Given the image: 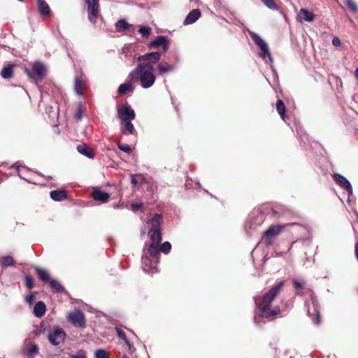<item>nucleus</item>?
<instances>
[{
	"instance_id": "1",
	"label": "nucleus",
	"mask_w": 358,
	"mask_h": 358,
	"mask_svg": "<svg viewBox=\"0 0 358 358\" xmlns=\"http://www.w3.org/2000/svg\"><path fill=\"white\" fill-rule=\"evenodd\" d=\"M285 285L284 281H280L273 286L266 293L262 296H256L254 301L256 307L259 310V317L262 318H270L280 313V308L275 306L271 308V303L282 292Z\"/></svg>"
},
{
	"instance_id": "2",
	"label": "nucleus",
	"mask_w": 358,
	"mask_h": 358,
	"mask_svg": "<svg viewBox=\"0 0 358 358\" xmlns=\"http://www.w3.org/2000/svg\"><path fill=\"white\" fill-rule=\"evenodd\" d=\"M129 78L133 82H139L143 88L151 87L156 80L154 70L143 66V63L138 64L129 74Z\"/></svg>"
},
{
	"instance_id": "3",
	"label": "nucleus",
	"mask_w": 358,
	"mask_h": 358,
	"mask_svg": "<svg viewBox=\"0 0 358 358\" xmlns=\"http://www.w3.org/2000/svg\"><path fill=\"white\" fill-rule=\"evenodd\" d=\"M288 224H273L271 225L267 230H266L264 233V236L262 238L264 243L266 246H270L273 245L274 238L278 236L282 231L285 227Z\"/></svg>"
},
{
	"instance_id": "4",
	"label": "nucleus",
	"mask_w": 358,
	"mask_h": 358,
	"mask_svg": "<svg viewBox=\"0 0 358 358\" xmlns=\"http://www.w3.org/2000/svg\"><path fill=\"white\" fill-rule=\"evenodd\" d=\"M162 52H152L143 55H140L137 60L139 62H144L143 66L147 67L154 70V64L158 63L162 57Z\"/></svg>"
},
{
	"instance_id": "5",
	"label": "nucleus",
	"mask_w": 358,
	"mask_h": 358,
	"mask_svg": "<svg viewBox=\"0 0 358 358\" xmlns=\"http://www.w3.org/2000/svg\"><path fill=\"white\" fill-rule=\"evenodd\" d=\"M66 337V334L64 329L58 326L54 327L50 329L48 334V340L53 345H58L63 343Z\"/></svg>"
},
{
	"instance_id": "6",
	"label": "nucleus",
	"mask_w": 358,
	"mask_h": 358,
	"mask_svg": "<svg viewBox=\"0 0 358 358\" xmlns=\"http://www.w3.org/2000/svg\"><path fill=\"white\" fill-rule=\"evenodd\" d=\"M45 72L46 69L44 64L40 62H34L31 70L27 68L24 69L26 75L32 79L42 80L45 75Z\"/></svg>"
},
{
	"instance_id": "7",
	"label": "nucleus",
	"mask_w": 358,
	"mask_h": 358,
	"mask_svg": "<svg viewBox=\"0 0 358 358\" xmlns=\"http://www.w3.org/2000/svg\"><path fill=\"white\" fill-rule=\"evenodd\" d=\"M87 5L88 12V20L92 24H96L99 13V0H84Z\"/></svg>"
},
{
	"instance_id": "8",
	"label": "nucleus",
	"mask_w": 358,
	"mask_h": 358,
	"mask_svg": "<svg viewBox=\"0 0 358 358\" xmlns=\"http://www.w3.org/2000/svg\"><path fill=\"white\" fill-rule=\"evenodd\" d=\"M68 320L75 327L84 328L85 327V317L82 311L76 310L68 315Z\"/></svg>"
},
{
	"instance_id": "9",
	"label": "nucleus",
	"mask_w": 358,
	"mask_h": 358,
	"mask_svg": "<svg viewBox=\"0 0 358 358\" xmlns=\"http://www.w3.org/2000/svg\"><path fill=\"white\" fill-rule=\"evenodd\" d=\"M117 115L121 122L133 120L136 117L134 110L127 103L122 105L117 108Z\"/></svg>"
},
{
	"instance_id": "10",
	"label": "nucleus",
	"mask_w": 358,
	"mask_h": 358,
	"mask_svg": "<svg viewBox=\"0 0 358 358\" xmlns=\"http://www.w3.org/2000/svg\"><path fill=\"white\" fill-rule=\"evenodd\" d=\"M149 48H162V52H166L169 49V43L164 36H157L156 38L148 44Z\"/></svg>"
},
{
	"instance_id": "11",
	"label": "nucleus",
	"mask_w": 358,
	"mask_h": 358,
	"mask_svg": "<svg viewBox=\"0 0 358 358\" xmlns=\"http://www.w3.org/2000/svg\"><path fill=\"white\" fill-rule=\"evenodd\" d=\"M148 223L150 224L148 232L162 231L164 224V218L161 214H155L154 216L148 220Z\"/></svg>"
},
{
	"instance_id": "12",
	"label": "nucleus",
	"mask_w": 358,
	"mask_h": 358,
	"mask_svg": "<svg viewBox=\"0 0 358 358\" xmlns=\"http://www.w3.org/2000/svg\"><path fill=\"white\" fill-rule=\"evenodd\" d=\"M332 177L336 184L346 190L348 194L352 193V187L350 182L343 176L339 173H334Z\"/></svg>"
},
{
	"instance_id": "13",
	"label": "nucleus",
	"mask_w": 358,
	"mask_h": 358,
	"mask_svg": "<svg viewBox=\"0 0 358 358\" xmlns=\"http://www.w3.org/2000/svg\"><path fill=\"white\" fill-rule=\"evenodd\" d=\"M252 39L261 50L260 56L264 59L267 55L270 60H271V56L269 52L268 45L257 34L252 36Z\"/></svg>"
},
{
	"instance_id": "14",
	"label": "nucleus",
	"mask_w": 358,
	"mask_h": 358,
	"mask_svg": "<svg viewBox=\"0 0 358 358\" xmlns=\"http://www.w3.org/2000/svg\"><path fill=\"white\" fill-rule=\"evenodd\" d=\"M86 88V80L83 75L76 76L74 78V90L79 96L84 95Z\"/></svg>"
},
{
	"instance_id": "15",
	"label": "nucleus",
	"mask_w": 358,
	"mask_h": 358,
	"mask_svg": "<svg viewBox=\"0 0 358 358\" xmlns=\"http://www.w3.org/2000/svg\"><path fill=\"white\" fill-rule=\"evenodd\" d=\"M315 19V15L311 11L308 10L306 8H301L297 13L296 20L299 22H313Z\"/></svg>"
},
{
	"instance_id": "16",
	"label": "nucleus",
	"mask_w": 358,
	"mask_h": 358,
	"mask_svg": "<svg viewBox=\"0 0 358 358\" xmlns=\"http://www.w3.org/2000/svg\"><path fill=\"white\" fill-rule=\"evenodd\" d=\"M92 196L95 201L106 203L109 200L110 194L101 191L99 187H94L92 192Z\"/></svg>"
},
{
	"instance_id": "17",
	"label": "nucleus",
	"mask_w": 358,
	"mask_h": 358,
	"mask_svg": "<svg viewBox=\"0 0 358 358\" xmlns=\"http://www.w3.org/2000/svg\"><path fill=\"white\" fill-rule=\"evenodd\" d=\"M115 29L118 32H133L134 29L132 24H129L125 20L120 19L115 24Z\"/></svg>"
},
{
	"instance_id": "18",
	"label": "nucleus",
	"mask_w": 358,
	"mask_h": 358,
	"mask_svg": "<svg viewBox=\"0 0 358 358\" xmlns=\"http://www.w3.org/2000/svg\"><path fill=\"white\" fill-rule=\"evenodd\" d=\"M176 66L175 64L162 62L157 65V71L159 75L163 76L166 73L172 72L176 69Z\"/></svg>"
},
{
	"instance_id": "19",
	"label": "nucleus",
	"mask_w": 358,
	"mask_h": 358,
	"mask_svg": "<svg viewBox=\"0 0 358 358\" xmlns=\"http://www.w3.org/2000/svg\"><path fill=\"white\" fill-rule=\"evenodd\" d=\"M77 150L79 153L86 156L88 158L93 159L95 153L87 144L83 143L77 146Z\"/></svg>"
},
{
	"instance_id": "20",
	"label": "nucleus",
	"mask_w": 358,
	"mask_h": 358,
	"mask_svg": "<svg viewBox=\"0 0 358 358\" xmlns=\"http://www.w3.org/2000/svg\"><path fill=\"white\" fill-rule=\"evenodd\" d=\"M201 11L199 9H193L187 15L184 24H190L195 22L201 17Z\"/></svg>"
},
{
	"instance_id": "21",
	"label": "nucleus",
	"mask_w": 358,
	"mask_h": 358,
	"mask_svg": "<svg viewBox=\"0 0 358 358\" xmlns=\"http://www.w3.org/2000/svg\"><path fill=\"white\" fill-rule=\"evenodd\" d=\"M39 13L42 16H48L50 15L51 10L49 5L45 0H36Z\"/></svg>"
},
{
	"instance_id": "22",
	"label": "nucleus",
	"mask_w": 358,
	"mask_h": 358,
	"mask_svg": "<svg viewBox=\"0 0 358 358\" xmlns=\"http://www.w3.org/2000/svg\"><path fill=\"white\" fill-rule=\"evenodd\" d=\"M50 196L54 201H60L67 198V192L64 189H55L50 192Z\"/></svg>"
},
{
	"instance_id": "23",
	"label": "nucleus",
	"mask_w": 358,
	"mask_h": 358,
	"mask_svg": "<svg viewBox=\"0 0 358 358\" xmlns=\"http://www.w3.org/2000/svg\"><path fill=\"white\" fill-rule=\"evenodd\" d=\"M46 312L45 304L43 301H38L34 308V314L37 317H42Z\"/></svg>"
},
{
	"instance_id": "24",
	"label": "nucleus",
	"mask_w": 358,
	"mask_h": 358,
	"mask_svg": "<svg viewBox=\"0 0 358 358\" xmlns=\"http://www.w3.org/2000/svg\"><path fill=\"white\" fill-rule=\"evenodd\" d=\"M131 120L122 121L121 122V131L124 134H134L135 129L134 124L131 122Z\"/></svg>"
},
{
	"instance_id": "25",
	"label": "nucleus",
	"mask_w": 358,
	"mask_h": 358,
	"mask_svg": "<svg viewBox=\"0 0 358 358\" xmlns=\"http://www.w3.org/2000/svg\"><path fill=\"white\" fill-rule=\"evenodd\" d=\"M134 90V87L131 85V83H125L123 84H121L118 89H117V93L120 95H124L128 92H132Z\"/></svg>"
},
{
	"instance_id": "26",
	"label": "nucleus",
	"mask_w": 358,
	"mask_h": 358,
	"mask_svg": "<svg viewBox=\"0 0 358 358\" xmlns=\"http://www.w3.org/2000/svg\"><path fill=\"white\" fill-rule=\"evenodd\" d=\"M35 271L41 280L48 282L51 280L50 273L48 271L39 267H36Z\"/></svg>"
},
{
	"instance_id": "27",
	"label": "nucleus",
	"mask_w": 358,
	"mask_h": 358,
	"mask_svg": "<svg viewBox=\"0 0 358 358\" xmlns=\"http://www.w3.org/2000/svg\"><path fill=\"white\" fill-rule=\"evenodd\" d=\"M275 108L278 113L282 118V120H285V105L282 100L278 99L275 103Z\"/></svg>"
},
{
	"instance_id": "28",
	"label": "nucleus",
	"mask_w": 358,
	"mask_h": 358,
	"mask_svg": "<svg viewBox=\"0 0 358 358\" xmlns=\"http://www.w3.org/2000/svg\"><path fill=\"white\" fill-rule=\"evenodd\" d=\"M1 76L5 79H10L13 76V66L8 64L1 71Z\"/></svg>"
},
{
	"instance_id": "29",
	"label": "nucleus",
	"mask_w": 358,
	"mask_h": 358,
	"mask_svg": "<svg viewBox=\"0 0 358 358\" xmlns=\"http://www.w3.org/2000/svg\"><path fill=\"white\" fill-rule=\"evenodd\" d=\"M51 288L57 293H65V288L61 285L59 282L55 279H52L48 282Z\"/></svg>"
},
{
	"instance_id": "30",
	"label": "nucleus",
	"mask_w": 358,
	"mask_h": 358,
	"mask_svg": "<svg viewBox=\"0 0 358 358\" xmlns=\"http://www.w3.org/2000/svg\"><path fill=\"white\" fill-rule=\"evenodd\" d=\"M148 235L151 240V243L160 244V243L162 240V231L148 232Z\"/></svg>"
},
{
	"instance_id": "31",
	"label": "nucleus",
	"mask_w": 358,
	"mask_h": 358,
	"mask_svg": "<svg viewBox=\"0 0 358 358\" xmlns=\"http://www.w3.org/2000/svg\"><path fill=\"white\" fill-rule=\"evenodd\" d=\"M85 112V108L82 103L79 102L78 103L77 108L75 110L74 112V119L77 121H79L82 119L83 113Z\"/></svg>"
},
{
	"instance_id": "32",
	"label": "nucleus",
	"mask_w": 358,
	"mask_h": 358,
	"mask_svg": "<svg viewBox=\"0 0 358 358\" xmlns=\"http://www.w3.org/2000/svg\"><path fill=\"white\" fill-rule=\"evenodd\" d=\"M148 250L152 257H157L160 252L159 244L151 243Z\"/></svg>"
},
{
	"instance_id": "33",
	"label": "nucleus",
	"mask_w": 358,
	"mask_h": 358,
	"mask_svg": "<svg viewBox=\"0 0 358 358\" xmlns=\"http://www.w3.org/2000/svg\"><path fill=\"white\" fill-rule=\"evenodd\" d=\"M345 5L353 13H358V5L355 0H345Z\"/></svg>"
},
{
	"instance_id": "34",
	"label": "nucleus",
	"mask_w": 358,
	"mask_h": 358,
	"mask_svg": "<svg viewBox=\"0 0 358 358\" xmlns=\"http://www.w3.org/2000/svg\"><path fill=\"white\" fill-rule=\"evenodd\" d=\"M1 263L3 267L6 268L13 266L15 264V260L11 256H6L1 258Z\"/></svg>"
},
{
	"instance_id": "35",
	"label": "nucleus",
	"mask_w": 358,
	"mask_h": 358,
	"mask_svg": "<svg viewBox=\"0 0 358 358\" xmlns=\"http://www.w3.org/2000/svg\"><path fill=\"white\" fill-rule=\"evenodd\" d=\"M152 29L150 27L141 26L138 29V32L141 34L143 38H147L151 34Z\"/></svg>"
},
{
	"instance_id": "36",
	"label": "nucleus",
	"mask_w": 358,
	"mask_h": 358,
	"mask_svg": "<svg viewBox=\"0 0 358 358\" xmlns=\"http://www.w3.org/2000/svg\"><path fill=\"white\" fill-rule=\"evenodd\" d=\"M292 285L295 289H304L306 285V281L303 280H298L296 279L292 280Z\"/></svg>"
},
{
	"instance_id": "37",
	"label": "nucleus",
	"mask_w": 358,
	"mask_h": 358,
	"mask_svg": "<svg viewBox=\"0 0 358 358\" xmlns=\"http://www.w3.org/2000/svg\"><path fill=\"white\" fill-rule=\"evenodd\" d=\"M115 331L120 338L123 340L127 345H130L129 340L127 338L125 332L120 327H115Z\"/></svg>"
},
{
	"instance_id": "38",
	"label": "nucleus",
	"mask_w": 358,
	"mask_h": 358,
	"mask_svg": "<svg viewBox=\"0 0 358 358\" xmlns=\"http://www.w3.org/2000/svg\"><path fill=\"white\" fill-rule=\"evenodd\" d=\"M24 281L26 287L31 289L34 287V280L33 277L30 275H26L24 276Z\"/></svg>"
},
{
	"instance_id": "39",
	"label": "nucleus",
	"mask_w": 358,
	"mask_h": 358,
	"mask_svg": "<svg viewBox=\"0 0 358 358\" xmlns=\"http://www.w3.org/2000/svg\"><path fill=\"white\" fill-rule=\"evenodd\" d=\"M262 2L266 6H267L268 8L271 9V10H278V5L275 3V1L274 0H261Z\"/></svg>"
},
{
	"instance_id": "40",
	"label": "nucleus",
	"mask_w": 358,
	"mask_h": 358,
	"mask_svg": "<svg viewBox=\"0 0 358 358\" xmlns=\"http://www.w3.org/2000/svg\"><path fill=\"white\" fill-rule=\"evenodd\" d=\"M159 249L160 252H162L164 254H168L171 249V244L169 241H166L159 246Z\"/></svg>"
},
{
	"instance_id": "41",
	"label": "nucleus",
	"mask_w": 358,
	"mask_h": 358,
	"mask_svg": "<svg viewBox=\"0 0 358 358\" xmlns=\"http://www.w3.org/2000/svg\"><path fill=\"white\" fill-rule=\"evenodd\" d=\"M131 183L136 186L138 183V180H143L144 178L141 174H131Z\"/></svg>"
},
{
	"instance_id": "42",
	"label": "nucleus",
	"mask_w": 358,
	"mask_h": 358,
	"mask_svg": "<svg viewBox=\"0 0 358 358\" xmlns=\"http://www.w3.org/2000/svg\"><path fill=\"white\" fill-rule=\"evenodd\" d=\"M38 352V347L36 344L31 345L27 350V355L34 356Z\"/></svg>"
},
{
	"instance_id": "43",
	"label": "nucleus",
	"mask_w": 358,
	"mask_h": 358,
	"mask_svg": "<svg viewBox=\"0 0 358 358\" xmlns=\"http://www.w3.org/2000/svg\"><path fill=\"white\" fill-rule=\"evenodd\" d=\"M117 147L120 150H122L127 154L131 153L132 151L131 147L127 144H122L119 142V143H117Z\"/></svg>"
},
{
	"instance_id": "44",
	"label": "nucleus",
	"mask_w": 358,
	"mask_h": 358,
	"mask_svg": "<svg viewBox=\"0 0 358 358\" xmlns=\"http://www.w3.org/2000/svg\"><path fill=\"white\" fill-rule=\"evenodd\" d=\"M95 358H109V356L106 350L99 349L95 352Z\"/></svg>"
},
{
	"instance_id": "45",
	"label": "nucleus",
	"mask_w": 358,
	"mask_h": 358,
	"mask_svg": "<svg viewBox=\"0 0 358 358\" xmlns=\"http://www.w3.org/2000/svg\"><path fill=\"white\" fill-rule=\"evenodd\" d=\"M71 358H87L84 350H79L76 355H71Z\"/></svg>"
},
{
	"instance_id": "46",
	"label": "nucleus",
	"mask_w": 358,
	"mask_h": 358,
	"mask_svg": "<svg viewBox=\"0 0 358 358\" xmlns=\"http://www.w3.org/2000/svg\"><path fill=\"white\" fill-rule=\"evenodd\" d=\"M143 207L142 203H133L131 204V208L134 212L138 211Z\"/></svg>"
},
{
	"instance_id": "47",
	"label": "nucleus",
	"mask_w": 358,
	"mask_h": 358,
	"mask_svg": "<svg viewBox=\"0 0 358 358\" xmlns=\"http://www.w3.org/2000/svg\"><path fill=\"white\" fill-rule=\"evenodd\" d=\"M35 299V296L33 294H30L26 296L25 301L29 304H31Z\"/></svg>"
},
{
	"instance_id": "48",
	"label": "nucleus",
	"mask_w": 358,
	"mask_h": 358,
	"mask_svg": "<svg viewBox=\"0 0 358 358\" xmlns=\"http://www.w3.org/2000/svg\"><path fill=\"white\" fill-rule=\"evenodd\" d=\"M332 44L336 47H340L341 45L340 38L338 36H334L332 39Z\"/></svg>"
},
{
	"instance_id": "49",
	"label": "nucleus",
	"mask_w": 358,
	"mask_h": 358,
	"mask_svg": "<svg viewBox=\"0 0 358 358\" xmlns=\"http://www.w3.org/2000/svg\"><path fill=\"white\" fill-rule=\"evenodd\" d=\"M313 320V322L315 324H319L320 323V314L317 311H316V313Z\"/></svg>"
},
{
	"instance_id": "50",
	"label": "nucleus",
	"mask_w": 358,
	"mask_h": 358,
	"mask_svg": "<svg viewBox=\"0 0 358 358\" xmlns=\"http://www.w3.org/2000/svg\"><path fill=\"white\" fill-rule=\"evenodd\" d=\"M272 214L277 217H280L282 215V213L278 212L276 209L272 210Z\"/></svg>"
},
{
	"instance_id": "51",
	"label": "nucleus",
	"mask_w": 358,
	"mask_h": 358,
	"mask_svg": "<svg viewBox=\"0 0 358 358\" xmlns=\"http://www.w3.org/2000/svg\"><path fill=\"white\" fill-rule=\"evenodd\" d=\"M355 256H356V257L357 259V261H358V242L356 243V244H355Z\"/></svg>"
},
{
	"instance_id": "52",
	"label": "nucleus",
	"mask_w": 358,
	"mask_h": 358,
	"mask_svg": "<svg viewBox=\"0 0 358 358\" xmlns=\"http://www.w3.org/2000/svg\"><path fill=\"white\" fill-rule=\"evenodd\" d=\"M355 76L356 77L357 79H358V67L356 69L355 71Z\"/></svg>"
},
{
	"instance_id": "53",
	"label": "nucleus",
	"mask_w": 358,
	"mask_h": 358,
	"mask_svg": "<svg viewBox=\"0 0 358 358\" xmlns=\"http://www.w3.org/2000/svg\"><path fill=\"white\" fill-rule=\"evenodd\" d=\"M294 224H295V223H291V224H289V225H294Z\"/></svg>"
}]
</instances>
